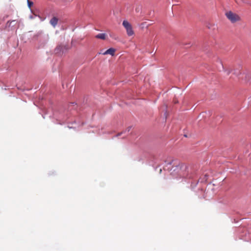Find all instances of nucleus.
Masks as SVG:
<instances>
[{
  "instance_id": "1",
  "label": "nucleus",
  "mask_w": 251,
  "mask_h": 251,
  "mask_svg": "<svg viewBox=\"0 0 251 251\" xmlns=\"http://www.w3.org/2000/svg\"><path fill=\"white\" fill-rule=\"evenodd\" d=\"M227 18L232 23L240 20V16L231 11H228L226 13Z\"/></svg>"
},
{
  "instance_id": "2",
  "label": "nucleus",
  "mask_w": 251,
  "mask_h": 251,
  "mask_svg": "<svg viewBox=\"0 0 251 251\" xmlns=\"http://www.w3.org/2000/svg\"><path fill=\"white\" fill-rule=\"evenodd\" d=\"M123 25L126 29L127 34L128 36H132L134 34V31L132 30V27L130 24L127 21H124Z\"/></svg>"
},
{
  "instance_id": "3",
  "label": "nucleus",
  "mask_w": 251,
  "mask_h": 251,
  "mask_svg": "<svg viewBox=\"0 0 251 251\" xmlns=\"http://www.w3.org/2000/svg\"><path fill=\"white\" fill-rule=\"evenodd\" d=\"M170 164L176 165L177 167H179L180 169H186L187 166L184 164L180 163L178 161L176 160H172L171 162L169 163Z\"/></svg>"
},
{
  "instance_id": "4",
  "label": "nucleus",
  "mask_w": 251,
  "mask_h": 251,
  "mask_svg": "<svg viewBox=\"0 0 251 251\" xmlns=\"http://www.w3.org/2000/svg\"><path fill=\"white\" fill-rule=\"evenodd\" d=\"M115 51L116 50L114 48H110L104 52L101 51L100 52V54H102L103 55L110 54L112 56H113L115 54Z\"/></svg>"
},
{
  "instance_id": "5",
  "label": "nucleus",
  "mask_w": 251,
  "mask_h": 251,
  "mask_svg": "<svg viewBox=\"0 0 251 251\" xmlns=\"http://www.w3.org/2000/svg\"><path fill=\"white\" fill-rule=\"evenodd\" d=\"M58 19L56 17H53L50 21V24L53 26L55 27L57 24Z\"/></svg>"
},
{
  "instance_id": "6",
  "label": "nucleus",
  "mask_w": 251,
  "mask_h": 251,
  "mask_svg": "<svg viewBox=\"0 0 251 251\" xmlns=\"http://www.w3.org/2000/svg\"><path fill=\"white\" fill-rule=\"evenodd\" d=\"M106 34L105 33H100L97 34L95 37L98 39H100L102 40H105L106 38Z\"/></svg>"
},
{
  "instance_id": "7",
  "label": "nucleus",
  "mask_w": 251,
  "mask_h": 251,
  "mask_svg": "<svg viewBox=\"0 0 251 251\" xmlns=\"http://www.w3.org/2000/svg\"><path fill=\"white\" fill-rule=\"evenodd\" d=\"M63 50V46L62 45H59L57 46L55 49V53L59 54Z\"/></svg>"
},
{
  "instance_id": "8",
  "label": "nucleus",
  "mask_w": 251,
  "mask_h": 251,
  "mask_svg": "<svg viewBox=\"0 0 251 251\" xmlns=\"http://www.w3.org/2000/svg\"><path fill=\"white\" fill-rule=\"evenodd\" d=\"M27 4L29 8H31V6L33 5V3L30 1L29 0H27Z\"/></svg>"
},
{
  "instance_id": "9",
  "label": "nucleus",
  "mask_w": 251,
  "mask_h": 251,
  "mask_svg": "<svg viewBox=\"0 0 251 251\" xmlns=\"http://www.w3.org/2000/svg\"><path fill=\"white\" fill-rule=\"evenodd\" d=\"M225 71L227 75H229L231 73V70L229 69L226 70Z\"/></svg>"
},
{
  "instance_id": "10",
  "label": "nucleus",
  "mask_w": 251,
  "mask_h": 251,
  "mask_svg": "<svg viewBox=\"0 0 251 251\" xmlns=\"http://www.w3.org/2000/svg\"><path fill=\"white\" fill-rule=\"evenodd\" d=\"M64 23H65V26H66V27H67V26H68V24L67 22H64Z\"/></svg>"
},
{
  "instance_id": "11",
  "label": "nucleus",
  "mask_w": 251,
  "mask_h": 251,
  "mask_svg": "<svg viewBox=\"0 0 251 251\" xmlns=\"http://www.w3.org/2000/svg\"><path fill=\"white\" fill-rule=\"evenodd\" d=\"M74 29H75V28H74V26H73V27H72V30L74 31Z\"/></svg>"
},
{
  "instance_id": "12",
  "label": "nucleus",
  "mask_w": 251,
  "mask_h": 251,
  "mask_svg": "<svg viewBox=\"0 0 251 251\" xmlns=\"http://www.w3.org/2000/svg\"><path fill=\"white\" fill-rule=\"evenodd\" d=\"M130 128H131L130 127H128V131H129V130H130Z\"/></svg>"
},
{
  "instance_id": "13",
  "label": "nucleus",
  "mask_w": 251,
  "mask_h": 251,
  "mask_svg": "<svg viewBox=\"0 0 251 251\" xmlns=\"http://www.w3.org/2000/svg\"><path fill=\"white\" fill-rule=\"evenodd\" d=\"M72 24H74V22H73V21H72Z\"/></svg>"
},
{
  "instance_id": "14",
  "label": "nucleus",
  "mask_w": 251,
  "mask_h": 251,
  "mask_svg": "<svg viewBox=\"0 0 251 251\" xmlns=\"http://www.w3.org/2000/svg\"><path fill=\"white\" fill-rule=\"evenodd\" d=\"M222 65H223V64H222ZM222 68L224 69V66H222Z\"/></svg>"
}]
</instances>
